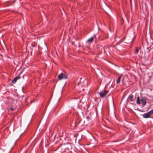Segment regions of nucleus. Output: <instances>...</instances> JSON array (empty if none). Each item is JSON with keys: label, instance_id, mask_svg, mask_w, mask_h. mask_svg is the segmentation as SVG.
<instances>
[{"label": "nucleus", "instance_id": "9d476101", "mask_svg": "<svg viewBox=\"0 0 153 153\" xmlns=\"http://www.w3.org/2000/svg\"><path fill=\"white\" fill-rule=\"evenodd\" d=\"M137 103L138 104H140V102L139 97H138L137 98Z\"/></svg>", "mask_w": 153, "mask_h": 153}, {"label": "nucleus", "instance_id": "6e6552de", "mask_svg": "<svg viewBox=\"0 0 153 153\" xmlns=\"http://www.w3.org/2000/svg\"><path fill=\"white\" fill-rule=\"evenodd\" d=\"M121 78V76H119L116 80V82L117 84H119L120 83V79Z\"/></svg>", "mask_w": 153, "mask_h": 153}, {"label": "nucleus", "instance_id": "6ab92c4d", "mask_svg": "<svg viewBox=\"0 0 153 153\" xmlns=\"http://www.w3.org/2000/svg\"><path fill=\"white\" fill-rule=\"evenodd\" d=\"M75 134H74V137H75Z\"/></svg>", "mask_w": 153, "mask_h": 153}, {"label": "nucleus", "instance_id": "20e7f679", "mask_svg": "<svg viewBox=\"0 0 153 153\" xmlns=\"http://www.w3.org/2000/svg\"><path fill=\"white\" fill-rule=\"evenodd\" d=\"M20 78V76H16L15 78H14V79H13V80H12V83H13V84L15 83L16 82L17 80L18 79H19Z\"/></svg>", "mask_w": 153, "mask_h": 153}, {"label": "nucleus", "instance_id": "f03ea898", "mask_svg": "<svg viewBox=\"0 0 153 153\" xmlns=\"http://www.w3.org/2000/svg\"><path fill=\"white\" fill-rule=\"evenodd\" d=\"M153 114V109L152 110L149 112L142 115L143 117L145 118L150 117V116Z\"/></svg>", "mask_w": 153, "mask_h": 153}, {"label": "nucleus", "instance_id": "9b49d317", "mask_svg": "<svg viewBox=\"0 0 153 153\" xmlns=\"http://www.w3.org/2000/svg\"><path fill=\"white\" fill-rule=\"evenodd\" d=\"M62 148H63L65 149V150H66V149L67 148V147H66V146L65 145H64L62 147Z\"/></svg>", "mask_w": 153, "mask_h": 153}, {"label": "nucleus", "instance_id": "39448f33", "mask_svg": "<svg viewBox=\"0 0 153 153\" xmlns=\"http://www.w3.org/2000/svg\"><path fill=\"white\" fill-rule=\"evenodd\" d=\"M141 102L143 106H145L146 103V99L144 98H142L141 99Z\"/></svg>", "mask_w": 153, "mask_h": 153}, {"label": "nucleus", "instance_id": "2eb2a0df", "mask_svg": "<svg viewBox=\"0 0 153 153\" xmlns=\"http://www.w3.org/2000/svg\"><path fill=\"white\" fill-rule=\"evenodd\" d=\"M78 143H79V144L80 145H81V144H80V143H79V142H78Z\"/></svg>", "mask_w": 153, "mask_h": 153}, {"label": "nucleus", "instance_id": "1a4fd4ad", "mask_svg": "<svg viewBox=\"0 0 153 153\" xmlns=\"http://www.w3.org/2000/svg\"><path fill=\"white\" fill-rule=\"evenodd\" d=\"M94 38L93 37H92L90 38L87 41L88 42H92L94 39Z\"/></svg>", "mask_w": 153, "mask_h": 153}, {"label": "nucleus", "instance_id": "7ed1b4c3", "mask_svg": "<svg viewBox=\"0 0 153 153\" xmlns=\"http://www.w3.org/2000/svg\"><path fill=\"white\" fill-rule=\"evenodd\" d=\"M58 78L59 79H66L68 78V76L63 73H61L58 75Z\"/></svg>", "mask_w": 153, "mask_h": 153}, {"label": "nucleus", "instance_id": "f3484780", "mask_svg": "<svg viewBox=\"0 0 153 153\" xmlns=\"http://www.w3.org/2000/svg\"><path fill=\"white\" fill-rule=\"evenodd\" d=\"M15 0H14V1H13V3H14V2H15Z\"/></svg>", "mask_w": 153, "mask_h": 153}, {"label": "nucleus", "instance_id": "f257e3e1", "mask_svg": "<svg viewBox=\"0 0 153 153\" xmlns=\"http://www.w3.org/2000/svg\"><path fill=\"white\" fill-rule=\"evenodd\" d=\"M108 92V91L104 90L103 91H100L98 92V93L101 97L103 98L105 96Z\"/></svg>", "mask_w": 153, "mask_h": 153}, {"label": "nucleus", "instance_id": "412c9836", "mask_svg": "<svg viewBox=\"0 0 153 153\" xmlns=\"http://www.w3.org/2000/svg\"><path fill=\"white\" fill-rule=\"evenodd\" d=\"M76 140V138L75 140Z\"/></svg>", "mask_w": 153, "mask_h": 153}, {"label": "nucleus", "instance_id": "dca6fc26", "mask_svg": "<svg viewBox=\"0 0 153 153\" xmlns=\"http://www.w3.org/2000/svg\"><path fill=\"white\" fill-rule=\"evenodd\" d=\"M81 90H83V88H82V89H81Z\"/></svg>", "mask_w": 153, "mask_h": 153}, {"label": "nucleus", "instance_id": "0eeeda50", "mask_svg": "<svg viewBox=\"0 0 153 153\" xmlns=\"http://www.w3.org/2000/svg\"><path fill=\"white\" fill-rule=\"evenodd\" d=\"M140 48H136V50L135 51L134 53L135 54L137 55L138 54V52L140 51Z\"/></svg>", "mask_w": 153, "mask_h": 153}, {"label": "nucleus", "instance_id": "ddd939ff", "mask_svg": "<svg viewBox=\"0 0 153 153\" xmlns=\"http://www.w3.org/2000/svg\"><path fill=\"white\" fill-rule=\"evenodd\" d=\"M13 109H14V108H10V110H12V111L13 110Z\"/></svg>", "mask_w": 153, "mask_h": 153}, {"label": "nucleus", "instance_id": "aec40b11", "mask_svg": "<svg viewBox=\"0 0 153 153\" xmlns=\"http://www.w3.org/2000/svg\"><path fill=\"white\" fill-rule=\"evenodd\" d=\"M80 79H82V78H80Z\"/></svg>", "mask_w": 153, "mask_h": 153}, {"label": "nucleus", "instance_id": "a211bd4d", "mask_svg": "<svg viewBox=\"0 0 153 153\" xmlns=\"http://www.w3.org/2000/svg\"><path fill=\"white\" fill-rule=\"evenodd\" d=\"M33 102V101H31V103H32V102Z\"/></svg>", "mask_w": 153, "mask_h": 153}, {"label": "nucleus", "instance_id": "f8f14e48", "mask_svg": "<svg viewBox=\"0 0 153 153\" xmlns=\"http://www.w3.org/2000/svg\"><path fill=\"white\" fill-rule=\"evenodd\" d=\"M143 54V52H141V51H140V56Z\"/></svg>", "mask_w": 153, "mask_h": 153}, {"label": "nucleus", "instance_id": "4468645a", "mask_svg": "<svg viewBox=\"0 0 153 153\" xmlns=\"http://www.w3.org/2000/svg\"><path fill=\"white\" fill-rule=\"evenodd\" d=\"M82 82L81 81H80V82H78V84H79L80 83H81Z\"/></svg>", "mask_w": 153, "mask_h": 153}, {"label": "nucleus", "instance_id": "423d86ee", "mask_svg": "<svg viewBox=\"0 0 153 153\" xmlns=\"http://www.w3.org/2000/svg\"><path fill=\"white\" fill-rule=\"evenodd\" d=\"M133 95H131L128 96V100L131 101H133Z\"/></svg>", "mask_w": 153, "mask_h": 153}]
</instances>
